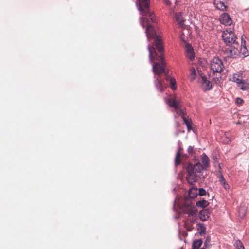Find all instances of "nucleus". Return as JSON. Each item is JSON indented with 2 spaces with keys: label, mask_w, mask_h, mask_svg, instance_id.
I'll use <instances>...</instances> for the list:
<instances>
[{
  "label": "nucleus",
  "mask_w": 249,
  "mask_h": 249,
  "mask_svg": "<svg viewBox=\"0 0 249 249\" xmlns=\"http://www.w3.org/2000/svg\"><path fill=\"white\" fill-rule=\"evenodd\" d=\"M149 21L146 17H142L140 18V23L143 28L145 25L147 26L146 29V34L147 39H154V45L157 49L160 54L158 55L156 52L155 48L151 45H148V49L149 52V59L151 62L155 60L158 62L154 63L153 64V71L155 74V80L154 84L157 89L160 92H163L164 88H166L164 77L162 74L165 72V63L163 57V46L162 45V40L160 36L156 35V31L153 27L149 25Z\"/></svg>",
  "instance_id": "obj_1"
},
{
  "label": "nucleus",
  "mask_w": 249,
  "mask_h": 249,
  "mask_svg": "<svg viewBox=\"0 0 249 249\" xmlns=\"http://www.w3.org/2000/svg\"><path fill=\"white\" fill-rule=\"evenodd\" d=\"M203 170L202 164L196 163L195 165L189 164L187 168V175L186 179L190 184H193L197 181L198 177H200Z\"/></svg>",
  "instance_id": "obj_2"
},
{
  "label": "nucleus",
  "mask_w": 249,
  "mask_h": 249,
  "mask_svg": "<svg viewBox=\"0 0 249 249\" xmlns=\"http://www.w3.org/2000/svg\"><path fill=\"white\" fill-rule=\"evenodd\" d=\"M241 45L240 46H237L233 45V46H229V47L226 49V53L229 57L231 58L235 57L239 53H242L243 55H246L247 51L245 46L246 41L243 40V37L241 38Z\"/></svg>",
  "instance_id": "obj_3"
},
{
  "label": "nucleus",
  "mask_w": 249,
  "mask_h": 249,
  "mask_svg": "<svg viewBox=\"0 0 249 249\" xmlns=\"http://www.w3.org/2000/svg\"><path fill=\"white\" fill-rule=\"evenodd\" d=\"M139 10L143 15L149 17L151 21L156 22L154 14L149 10V1L148 0H139Z\"/></svg>",
  "instance_id": "obj_4"
},
{
  "label": "nucleus",
  "mask_w": 249,
  "mask_h": 249,
  "mask_svg": "<svg viewBox=\"0 0 249 249\" xmlns=\"http://www.w3.org/2000/svg\"><path fill=\"white\" fill-rule=\"evenodd\" d=\"M222 38L225 44L227 45L231 46L235 45L239 46V43L236 41V36L231 29H226L223 32Z\"/></svg>",
  "instance_id": "obj_5"
},
{
  "label": "nucleus",
  "mask_w": 249,
  "mask_h": 249,
  "mask_svg": "<svg viewBox=\"0 0 249 249\" xmlns=\"http://www.w3.org/2000/svg\"><path fill=\"white\" fill-rule=\"evenodd\" d=\"M197 212V210L194 206L191 204L185 205L183 212L188 215L186 222L190 224L194 223L196 219Z\"/></svg>",
  "instance_id": "obj_6"
},
{
  "label": "nucleus",
  "mask_w": 249,
  "mask_h": 249,
  "mask_svg": "<svg viewBox=\"0 0 249 249\" xmlns=\"http://www.w3.org/2000/svg\"><path fill=\"white\" fill-rule=\"evenodd\" d=\"M166 102L170 107L174 108L177 114L181 116L182 119L183 117H185L186 111L184 108H182L179 100H177L175 98H171L168 99Z\"/></svg>",
  "instance_id": "obj_7"
},
{
  "label": "nucleus",
  "mask_w": 249,
  "mask_h": 249,
  "mask_svg": "<svg viewBox=\"0 0 249 249\" xmlns=\"http://www.w3.org/2000/svg\"><path fill=\"white\" fill-rule=\"evenodd\" d=\"M243 73H234L232 78V81L236 82L238 86L242 90H246L249 89V84L243 79Z\"/></svg>",
  "instance_id": "obj_8"
},
{
  "label": "nucleus",
  "mask_w": 249,
  "mask_h": 249,
  "mask_svg": "<svg viewBox=\"0 0 249 249\" xmlns=\"http://www.w3.org/2000/svg\"><path fill=\"white\" fill-rule=\"evenodd\" d=\"M210 67L213 73H221L223 71L224 66L221 59L214 57L211 61Z\"/></svg>",
  "instance_id": "obj_9"
},
{
  "label": "nucleus",
  "mask_w": 249,
  "mask_h": 249,
  "mask_svg": "<svg viewBox=\"0 0 249 249\" xmlns=\"http://www.w3.org/2000/svg\"><path fill=\"white\" fill-rule=\"evenodd\" d=\"M220 22L225 25H231L232 23V19L229 15L226 13H224L220 15Z\"/></svg>",
  "instance_id": "obj_10"
},
{
  "label": "nucleus",
  "mask_w": 249,
  "mask_h": 249,
  "mask_svg": "<svg viewBox=\"0 0 249 249\" xmlns=\"http://www.w3.org/2000/svg\"><path fill=\"white\" fill-rule=\"evenodd\" d=\"M227 0H214V4L217 9L224 11L227 10V6L226 5Z\"/></svg>",
  "instance_id": "obj_11"
},
{
  "label": "nucleus",
  "mask_w": 249,
  "mask_h": 249,
  "mask_svg": "<svg viewBox=\"0 0 249 249\" xmlns=\"http://www.w3.org/2000/svg\"><path fill=\"white\" fill-rule=\"evenodd\" d=\"M186 48V55L191 61L194 59L195 55L193 47L189 44H187L185 46Z\"/></svg>",
  "instance_id": "obj_12"
},
{
  "label": "nucleus",
  "mask_w": 249,
  "mask_h": 249,
  "mask_svg": "<svg viewBox=\"0 0 249 249\" xmlns=\"http://www.w3.org/2000/svg\"><path fill=\"white\" fill-rule=\"evenodd\" d=\"M217 176L219 178V181L220 182L221 184L223 186V188L226 190H229L230 189V186L226 181L223 176L222 175L221 171H219L217 173Z\"/></svg>",
  "instance_id": "obj_13"
},
{
  "label": "nucleus",
  "mask_w": 249,
  "mask_h": 249,
  "mask_svg": "<svg viewBox=\"0 0 249 249\" xmlns=\"http://www.w3.org/2000/svg\"><path fill=\"white\" fill-rule=\"evenodd\" d=\"M210 214L209 209H204L199 212V217L202 221H206L209 218Z\"/></svg>",
  "instance_id": "obj_14"
},
{
  "label": "nucleus",
  "mask_w": 249,
  "mask_h": 249,
  "mask_svg": "<svg viewBox=\"0 0 249 249\" xmlns=\"http://www.w3.org/2000/svg\"><path fill=\"white\" fill-rule=\"evenodd\" d=\"M202 165L203 170H206L210 166V159L205 153L202 155Z\"/></svg>",
  "instance_id": "obj_15"
},
{
  "label": "nucleus",
  "mask_w": 249,
  "mask_h": 249,
  "mask_svg": "<svg viewBox=\"0 0 249 249\" xmlns=\"http://www.w3.org/2000/svg\"><path fill=\"white\" fill-rule=\"evenodd\" d=\"M247 210V207L245 205V204H241L238 209V216L240 218H244L246 214Z\"/></svg>",
  "instance_id": "obj_16"
},
{
  "label": "nucleus",
  "mask_w": 249,
  "mask_h": 249,
  "mask_svg": "<svg viewBox=\"0 0 249 249\" xmlns=\"http://www.w3.org/2000/svg\"><path fill=\"white\" fill-rule=\"evenodd\" d=\"M176 19L179 26L183 28L184 26V22L185 20L182 16L181 13H179L176 15Z\"/></svg>",
  "instance_id": "obj_17"
},
{
  "label": "nucleus",
  "mask_w": 249,
  "mask_h": 249,
  "mask_svg": "<svg viewBox=\"0 0 249 249\" xmlns=\"http://www.w3.org/2000/svg\"><path fill=\"white\" fill-rule=\"evenodd\" d=\"M203 81V86L204 87L205 90H209L212 88V84L210 81L208 80L205 77H202Z\"/></svg>",
  "instance_id": "obj_18"
},
{
  "label": "nucleus",
  "mask_w": 249,
  "mask_h": 249,
  "mask_svg": "<svg viewBox=\"0 0 249 249\" xmlns=\"http://www.w3.org/2000/svg\"><path fill=\"white\" fill-rule=\"evenodd\" d=\"M198 195L197 190L196 188L192 187L188 192V196L190 198H195Z\"/></svg>",
  "instance_id": "obj_19"
},
{
  "label": "nucleus",
  "mask_w": 249,
  "mask_h": 249,
  "mask_svg": "<svg viewBox=\"0 0 249 249\" xmlns=\"http://www.w3.org/2000/svg\"><path fill=\"white\" fill-rule=\"evenodd\" d=\"M209 204V203L207 200L202 199V200L197 201L196 203V206L197 207H200V208H205Z\"/></svg>",
  "instance_id": "obj_20"
},
{
  "label": "nucleus",
  "mask_w": 249,
  "mask_h": 249,
  "mask_svg": "<svg viewBox=\"0 0 249 249\" xmlns=\"http://www.w3.org/2000/svg\"><path fill=\"white\" fill-rule=\"evenodd\" d=\"M183 120L186 124L188 130L190 131L192 129V121L191 119H187L185 117H183Z\"/></svg>",
  "instance_id": "obj_21"
},
{
  "label": "nucleus",
  "mask_w": 249,
  "mask_h": 249,
  "mask_svg": "<svg viewBox=\"0 0 249 249\" xmlns=\"http://www.w3.org/2000/svg\"><path fill=\"white\" fill-rule=\"evenodd\" d=\"M202 241L200 239L196 240L193 244V249H198L201 246Z\"/></svg>",
  "instance_id": "obj_22"
},
{
  "label": "nucleus",
  "mask_w": 249,
  "mask_h": 249,
  "mask_svg": "<svg viewBox=\"0 0 249 249\" xmlns=\"http://www.w3.org/2000/svg\"><path fill=\"white\" fill-rule=\"evenodd\" d=\"M234 246L235 249H245L242 243L239 240H237L235 241Z\"/></svg>",
  "instance_id": "obj_23"
},
{
  "label": "nucleus",
  "mask_w": 249,
  "mask_h": 249,
  "mask_svg": "<svg viewBox=\"0 0 249 249\" xmlns=\"http://www.w3.org/2000/svg\"><path fill=\"white\" fill-rule=\"evenodd\" d=\"M170 87H171V88L173 89V90H175L176 89H177V87H176V80L174 78H170Z\"/></svg>",
  "instance_id": "obj_24"
},
{
  "label": "nucleus",
  "mask_w": 249,
  "mask_h": 249,
  "mask_svg": "<svg viewBox=\"0 0 249 249\" xmlns=\"http://www.w3.org/2000/svg\"><path fill=\"white\" fill-rule=\"evenodd\" d=\"M180 156H181V155H180L179 152H178L176 154L175 160V164L177 165L179 164L181 162Z\"/></svg>",
  "instance_id": "obj_25"
},
{
  "label": "nucleus",
  "mask_w": 249,
  "mask_h": 249,
  "mask_svg": "<svg viewBox=\"0 0 249 249\" xmlns=\"http://www.w3.org/2000/svg\"><path fill=\"white\" fill-rule=\"evenodd\" d=\"M196 73L195 69L194 67L190 69V79L191 80H193L196 77Z\"/></svg>",
  "instance_id": "obj_26"
},
{
  "label": "nucleus",
  "mask_w": 249,
  "mask_h": 249,
  "mask_svg": "<svg viewBox=\"0 0 249 249\" xmlns=\"http://www.w3.org/2000/svg\"><path fill=\"white\" fill-rule=\"evenodd\" d=\"M164 2L167 5L170 6L173 3L176 4L177 0H164Z\"/></svg>",
  "instance_id": "obj_27"
},
{
  "label": "nucleus",
  "mask_w": 249,
  "mask_h": 249,
  "mask_svg": "<svg viewBox=\"0 0 249 249\" xmlns=\"http://www.w3.org/2000/svg\"><path fill=\"white\" fill-rule=\"evenodd\" d=\"M206 191L203 188H199L198 194L200 196H204L206 195Z\"/></svg>",
  "instance_id": "obj_28"
},
{
  "label": "nucleus",
  "mask_w": 249,
  "mask_h": 249,
  "mask_svg": "<svg viewBox=\"0 0 249 249\" xmlns=\"http://www.w3.org/2000/svg\"><path fill=\"white\" fill-rule=\"evenodd\" d=\"M185 225V227H186L187 230L188 231H191L192 230V229H193L192 224H190V223H187L186 222Z\"/></svg>",
  "instance_id": "obj_29"
},
{
  "label": "nucleus",
  "mask_w": 249,
  "mask_h": 249,
  "mask_svg": "<svg viewBox=\"0 0 249 249\" xmlns=\"http://www.w3.org/2000/svg\"><path fill=\"white\" fill-rule=\"evenodd\" d=\"M226 139H227V141H226V142L229 143L231 142V140L230 138V133L229 132H225L224 134Z\"/></svg>",
  "instance_id": "obj_30"
},
{
  "label": "nucleus",
  "mask_w": 249,
  "mask_h": 249,
  "mask_svg": "<svg viewBox=\"0 0 249 249\" xmlns=\"http://www.w3.org/2000/svg\"><path fill=\"white\" fill-rule=\"evenodd\" d=\"M194 152V147L192 146H189L188 148V152L190 154H192Z\"/></svg>",
  "instance_id": "obj_31"
},
{
  "label": "nucleus",
  "mask_w": 249,
  "mask_h": 249,
  "mask_svg": "<svg viewBox=\"0 0 249 249\" xmlns=\"http://www.w3.org/2000/svg\"><path fill=\"white\" fill-rule=\"evenodd\" d=\"M236 103L238 104H242L243 103V100L240 98H237L236 99Z\"/></svg>",
  "instance_id": "obj_32"
},
{
  "label": "nucleus",
  "mask_w": 249,
  "mask_h": 249,
  "mask_svg": "<svg viewBox=\"0 0 249 249\" xmlns=\"http://www.w3.org/2000/svg\"><path fill=\"white\" fill-rule=\"evenodd\" d=\"M207 241H208V239L206 240V241H205V242L204 243V246H205V248H209V245L207 244Z\"/></svg>",
  "instance_id": "obj_33"
},
{
  "label": "nucleus",
  "mask_w": 249,
  "mask_h": 249,
  "mask_svg": "<svg viewBox=\"0 0 249 249\" xmlns=\"http://www.w3.org/2000/svg\"><path fill=\"white\" fill-rule=\"evenodd\" d=\"M200 226H201V228L202 229H204V230L205 229V228L204 227V226L202 225V224H201Z\"/></svg>",
  "instance_id": "obj_34"
},
{
  "label": "nucleus",
  "mask_w": 249,
  "mask_h": 249,
  "mask_svg": "<svg viewBox=\"0 0 249 249\" xmlns=\"http://www.w3.org/2000/svg\"><path fill=\"white\" fill-rule=\"evenodd\" d=\"M226 141H227V139H226L225 140H224V142H225V143H226Z\"/></svg>",
  "instance_id": "obj_35"
}]
</instances>
